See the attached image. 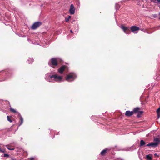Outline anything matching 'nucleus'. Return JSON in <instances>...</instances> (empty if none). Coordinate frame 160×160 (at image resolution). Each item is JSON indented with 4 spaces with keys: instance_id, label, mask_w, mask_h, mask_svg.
I'll return each instance as SVG.
<instances>
[{
    "instance_id": "6e6552de",
    "label": "nucleus",
    "mask_w": 160,
    "mask_h": 160,
    "mask_svg": "<svg viewBox=\"0 0 160 160\" xmlns=\"http://www.w3.org/2000/svg\"><path fill=\"white\" fill-rule=\"evenodd\" d=\"M67 68V66L65 65H62L61 67L58 69V72L60 74H62L65 69Z\"/></svg>"
},
{
    "instance_id": "2eb2a0df",
    "label": "nucleus",
    "mask_w": 160,
    "mask_h": 160,
    "mask_svg": "<svg viewBox=\"0 0 160 160\" xmlns=\"http://www.w3.org/2000/svg\"><path fill=\"white\" fill-rule=\"evenodd\" d=\"M23 119L22 117L21 116V115L20 116V121H19V122L20 123L19 126H20L23 123Z\"/></svg>"
},
{
    "instance_id": "c85d7f7f",
    "label": "nucleus",
    "mask_w": 160,
    "mask_h": 160,
    "mask_svg": "<svg viewBox=\"0 0 160 160\" xmlns=\"http://www.w3.org/2000/svg\"><path fill=\"white\" fill-rule=\"evenodd\" d=\"M12 160H16V159L15 158H11Z\"/></svg>"
},
{
    "instance_id": "423d86ee",
    "label": "nucleus",
    "mask_w": 160,
    "mask_h": 160,
    "mask_svg": "<svg viewBox=\"0 0 160 160\" xmlns=\"http://www.w3.org/2000/svg\"><path fill=\"white\" fill-rule=\"evenodd\" d=\"M121 28L127 34H129L131 32L128 28L122 25Z\"/></svg>"
},
{
    "instance_id": "f3484780",
    "label": "nucleus",
    "mask_w": 160,
    "mask_h": 160,
    "mask_svg": "<svg viewBox=\"0 0 160 160\" xmlns=\"http://www.w3.org/2000/svg\"><path fill=\"white\" fill-rule=\"evenodd\" d=\"M146 143L142 140H141L140 142V147L143 146Z\"/></svg>"
},
{
    "instance_id": "aec40b11",
    "label": "nucleus",
    "mask_w": 160,
    "mask_h": 160,
    "mask_svg": "<svg viewBox=\"0 0 160 160\" xmlns=\"http://www.w3.org/2000/svg\"><path fill=\"white\" fill-rule=\"evenodd\" d=\"M154 141L156 142H157L158 143V142L160 141L159 139L158 138H155L154 140Z\"/></svg>"
},
{
    "instance_id": "c756f323",
    "label": "nucleus",
    "mask_w": 160,
    "mask_h": 160,
    "mask_svg": "<svg viewBox=\"0 0 160 160\" xmlns=\"http://www.w3.org/2000/svg\"><path fill=\"white\" fill-rule=\"evenodd\" d=\"M71 18V16H69L68 17V18H69V19H70Z\"/></svg>"
},
{
    "instance_id": "a878e982",
    "label": "nucleus",
    "mask_w": 160,
    "mask_h": 160,
    "mask_svg": "<svg viewBox=\"0 0 160 160\" xmlns=\"http://www.w3.org/2000/svg\"><path fill=\"white\" fill-rule=\"evenodd\" d=\"M158 114V118H159L160 117V113L158 112V113H157Z\"/></svg>"
},
{
    "instance_id": "0eeeda50",
    "label": "nucleus",
    "mask_w": 160,
    "mask_h": 160,
    "mask_svg": "<svg viewBox=\"0 0 160 160\" xmlns=\"http://www.w3.org/2000/svg\"><path fill=\"white\" fill-rule=\"evenodd\" d=\"M75 8L73 4H72L70 5V8L69 10V12L71 15L74 14L75 11Z\"/></svg>"
},
{
    "instance_id": "5701e85b",
    "label": "nucleus",
    "mask_w": 160,
    "mask_h": 160,
    "mask_svg": "<svg viewBox=\"0 0 160 160\" xmlns=\"http://www.w3.org/2000/svg\"><path fill=\"white\" fill-rule=\"evenodd\" d=\"M157 113H158L159 112V113H160V108L159 107L158 108L157 110Z\"/></svg>"
},
{
    "instance_id": "b1692460",
    "label": "nucleus",
    "mask_w": 160,
    "mask_h": 160,
    "mask_svg": "<svg viewBox=\"0 0 160 160\" xmlns=\"http://www.w3.org/2000/svg\"><path fill=\"white\" fill-rule=\"evenodd\" d=\"M9 155L8 154H4V157H9Z\"/></svg>"
},
{
    "instance_id": "bb28decb",
    "label": "nucleus",
    "mask_w": 160,
    "mask_h": 160,
    "mask_svg": "<svg viewBox=\"0 0 160 160\" xmlns=\"http://www.w3.org/2000/svg\"><path fill=\"white\" fill-rule=\"evenodd\" d=\"M154 156L155 157H159V156L158 155L157 153H155L154 154Z\"/></svg>"
},
{
    "instance_id": "72a5a7b5",
    "label": "nucleus",
    "mask_w": 160,
    "mask_h": 160,
    "mask_svg": "<svg viewBox=\"0 0 160 160\" xmlns=\"http://www.w3.org/2000/svg\"><path fill=\"white\" fill-rule=\"evenodd\" d=\"M1 72V71H0V72Z\"/></svg>"
},
{
    "instance_id": "9b49d317",
    "label": "nucleus",
    "mask_w": 160,
    "mask_h": 160,
    "mask_svg": "<svg viewBox=\"0 0 160 160\" xmlns=\"http://www.w3.org/2000/svg\"><path fill=\"white\" fill-rule=\"evenodd\" d=\"M134 114L133 112L127 111L125 113V115L127 117H130Z\"/></svg>"
},
{
    "instance_id": "4be33fe9",
    "label": "nucleus",
    "mask_w": 160,
    "mask_h": 160,
    "mask_svg": "<svg viewBox=\"0 0 160 160\" xmlns=\"http://www.w3.org/2000/svg\"><path fill=\"white\" fill-rule=\"evenodd\" d=\"M152 17L154 18H156L158 17V15L157 14H154L152 15Z\"/></svg>"
},
{
    "instance_id": "f8f14e48",
    "label": "nucleus",
    "mask_w": 160,
    "mask_h": 160,
    "mask_svg": "<svg viewBox=\"0 0 160 160\" xmlns=\"http://www.w3.org/2000/svg\"><path fill=\"white\" fill-rule=\"evenodd\" d=\"M108 149H105L104 150H103L100 153L101 155L102 156L105 155L108 152Z\"/></svg>"
},
{
    "instance_id": "1a4fd4ad",
    "label": "nucleus",
    "mask_w": 160,
    "mask_h": 160,
    "mask_svg": "<svg viewBox=\"0 0 160 160\" xmlns=\"http://www.w3.org/2000/svg\"><path fill=\"white\" fill-rule=\"evenodd\" d=\"M130 29L132 32H133L135 31L139 30L140 28L136 26H132L131 27Z\"/></svg>"
},
{
    "instance_id": "7ed1b4c3",
    "label": "nucleus",
    "mask_w": 160,
    "mask_h": 160,
    "mask_svg": "<svg viewBox=\"0 0 160 160\" xmlns=\"http://www.w3.org/2000/svg\"><path fill=\"white\" fill-rule=\"evenodd\" d=\"M134 113H137V117L138 118H139L141 117V115L142 114L143 112L142 111H140V109L138 107H137L134 108L133 111Z\"/></svg>"
},
{
    "instance_id": "7c9ffc66",
    "label": "nucleus",
    "mask_w": 160,
    "mask_h": 160,
    "mask_svg": "<svg viewBox=\"0 0 160 160\" xmlns=\"http://www.w3.org/2000/svg\"><path fill=\"white\" fill-rule=\"evenodd\" d=\"M158 3H160V0H157Z\"/></svg>"
},
{
    "instance_id": "ddd939ff",
    "label": "nucleus",
    "mask_w": 160,
    "mask_h": 160,
    "mask_svg": "<svg viewBox=\"0 0 160 160\" xmlns=\"http://www.w3.org/2000/svg\"><path fill=\"white\" fill-rule=\"evenodd\" d=\"M152 155L149 154L146 155V159L147 160H152Z\"/></svg>"
},
{
    "instance_id": "39448f33",
    "label": "nucleus",
    "mask_w": 160,
    "mask_h": 160,
    "mask_svg": "<svg viewBox=\"0 0 160 160\" xmlns=\"http://www.w3.org/2000/svg\"><path fill=\"white\" fill-rule=\"evenodd\" d=\"M42 24L40 22H35L32 26L31 28L32 29L35 30L40 26Z\"/></svg>"
},
{
    "instance_id": "f257e3e1",
    "label": "nucleus",
    "mask_w": 160,
    "mask_h": 160,
    "mask_svg": "<svg viewBox=\"0 0 160 160\" xmlns=\"http://www.w3.org/2000/svg\"><path fill=\"white\" fill-rule=\"evenodd\" d=\"M77 78V75L75 73L72 72L68 74L65 78L66 80L70 82L73 81Z\"/></svg>"
},
{
    "instance_id": "a211bd4d",
    "label": "nucleus",
    "mask_w": 160,
    "mask_h": 160,
    "mask_svg": "<svg viewBox=\"0 0 160 160\" xmlns=\"http://www.w3.org/2000/svg\"><path fill=\"white\" fill-rule=\"evenodd\" d=\"M10 111L11 112H12L14 113H15L17 112L16 111L15 109L12 108H10Z\"/></svg>"
},
{
    "instance_id": "473e14b6",
    "label": "nucleus",
    "mask_w": 160,
    "mask_h": 160,
    "mask_svg": "<svg viewBox=\"0 0 160 160\" xmlns=\"http://www.w3.org/2000/svg\"><path fill=\"white\" fill-rule=\"evenodd\" d=\"M159 15H160V12L159 13Z\"/></svg>"
},
{
    "instance_id": "20e7f679",
    "label": "nucleus",
    "mask_w": 160,
    "mask_h": 160,
    "mask_svg": "<svg viewBox=\"0 0 160 160\" xmlns=\"http://www.w3.org/2000/svg\"><path fill=\"white\" fill-rule=\"evenodd\" d=\"M50 77L52 78H53L55 79V81L56 82L61 81L62 79V77L60 76H58L57 74L50 75Z\"/></svg>"
},
{
    "instance_id": "f704fd0d",
    "label": "nucleus",
    "mask_w": 160,
    "mask_h": 160,
    "mask_svg": "<svg viewBox=\"0 0 160 160\" xmlns=\"http://www.w3.org/2000/svg\"><path fill=\"white\" fill-rule=\"evenodd\" d=\"M159 107L160 108V107Z\"/></svg>"
},
{
    "instance_id": "412c9836",
    "label": "nucleus",
    "mask_w": 160,
    "mask_h": 160,
    "mask_svg": "<svg viewBox=\"0 0 160 160\" xmlns=\"http://www.w3.org/2000/svg\"><path fill=\"white\" fill-rule=\"evenodd\" d=\"M7 120L8 121L10 122H12V121L10 118V117L8 116H7Z\"/></svg>"
},
{
    "instance_id": "6ab92c4d",
    "label": "nucleus",
    "mask_w": 160,
    "mask_h": 160,
    "mask_svg": "<svg viewBox=\"0 0 160 160\" xmlns=\"http://www.w3.org/2000/svg\"><path fill=\"white\" fill-rule=\"evenodd\" d=\"M0 152L5 153V149L4 148L2 149L1 147H0Z\"/></svg>"
},
{
    "instance_id": "9d476101",
    "label": "nucleus",
    "mask_w": 160,
    "mask_h": 160,
    "mask_svg": "<svg viewBox=\"0 0 160 160\" xmlns=\"http://www.w3.org/2000/svg\"><path fill=\"white\" fill-rule=\"evenodd\" d=\"M158 143L157 142H152L146 145L147 146H151L152 147H155L158 146Z\"/></svg>"
},
{
    "instance_id": "393cba45",
    "label": "nucleus",
    "mask_w": 160,
    "mask_h": 160,
    "mask_svg": "<svg viewBox=\"0 0 160 160\" xmlns=\"http://www.w3.org/2000/svg\"><path fill=\"white\" fill-rule=\"evenodd\" d=\"M69 20V19L68 18H65V21L66 22H68Z\"/></svg>"
},
{
    "instance_id": "dca6fc26",
    "label": "nucleus",
    "mask_w": 160,
    "mask_h": 160,
    "mask_svg": "<svg viewBox=\"0 0 160 160\" xmlns=\"http://www.w3.org/2000/svg\"><path fill=\"white\" fill-rule=\"evenodd\" d=\"M13 125L11 126V127L9 128H6V130H7V132H11L12 130V129L13 128Z\"/></svg>"
},
{
    "instance_id": "cd10ccee",
    "label": "nucleus",
    "mask_w": 160,
    "mask_h": 160,
    "mask_svg": "<svg viewBox=\"0 0 160 160\" xmlns=\"http://www.w3.org/2000/svg\"><path fill=\"white\" fill-rule=\"evenodd\" d=\"M34 158H31L29 159L28 160H34Z\"/></svg>"
},
{
    "instance_id": "f03ea898",
    "label": "nucleus",
    "mask_w": 160,
    "mask_h": 160,
    "mask_svg": "<svg viewBox=\"0 0 160 160\" xmlns=\"http://www.w3.org/2000/svg\"><path fill=\"white\" fill-rule=\"evenodd\" d=\"M51 62L48 63V65L54 68L52 66H57L58 64V61L56 58H52L50 60Z\"/></svg>"
},
{
    "instance_id": "2f4dec72",
    "label": "nucleus",
    "mask_w": 160,
    "mask_h": 160,
    "mask_svg": "<svg viewBox=\"0 0 160 160\" xmlns=\"http://www.w3.org/2000/svg\"><path fill=\"white\" fill-rule=\"evenodd\" d=\"M70 32L72 33H73V32L72 31V30H70Z\"/></svg>"
},
{
    "instance_id": "4468645a",
    "label": "nucleus",
    "mask_w": 160,
    "mask_h": 160,
    "mask_svg": "<svg viewBox=\"0 0 160 160\" xmlns=\"http://www.w3.org/2000/svg\"><path fill=\"white\" fill-rule=\"evenodd\" d=\"M6 147L8 148V149L9 150H13L14 149V148H12L13 147V146H12L8 145L6 146Z\"/></svg>"
}]
</instances>
